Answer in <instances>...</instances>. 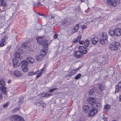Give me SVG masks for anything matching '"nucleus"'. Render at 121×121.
<instances>
[{"label":"nucleus","mask_w":121,"mask_h":121,"mask_svg":"<svg viewBox=\"0 0 121 121\" xmlns=\"http://www.w3.org/2000/svg\"><path fill=\"white\" fill-rule=\"evenodd\" d=\"M21 52L20 50H18V51H17L14 52L13 56H14L13 59V63L14 67H17L18 66V63L16 61V59L18 58H21V56H20Z\"/></svg>","instance_id":"obj_1"},{"label":"nucleus","mask_w":121,"mask_h":121,"mask_svg":"<svg viewBox=\"0 0 121 121\" xmlns=\"http://www.w3.org/2000/svg\"><path fill=\"white\" fill-rule=\"evenodd\" d=\"M37 43L40 45L45 46L48 45V40L44 38L37 37L36 38Z\"/></svg>","instance_id":"obj_2"},{"label":"nucleus","mask_w":121,"mask_h":121,"mask_svg":"<svg viewBox=\"0 0 121 121\" xmlns=\"http://www.w3.org/2000/svg\"><path fill=\"white\" fill-rule=\"evenodd\" d=\"M120 45V43L117 42H112L111 44H110L109 48L111 50H117L119 47Z\"/></svg>","instance_id":"obj_3"},{"label":"nucleus","mask_w":121,"mask_h":121,"mask_svg":"<svg viewBox=\"0 0 121 121\" xmlns=\"http://www.w3.org/2000/svg\"><path fill=\"white\" fill-rule=\"evenodd\" d=\"M21 64L22 65L21 66L22 71L24 72H26L28 70L27 65L28 64L26 60L22 61L21 62Z\"/></svg>","instance_id":"obj_4"},{"label":"nucleus","mask_w":121,"mask_h":121,"mask_svg":"<svg viewBox=\"0 0 121 121\" xmlns=\"http://www.w3.org/2000/svg\"><path fill=\"white\" fill-rule=\"evenodd\" d=\"M78 50L83 54H86L88 49L86 47L85 48L82 46H81L79 47Z\"/></svg>","instance_id":"obj_5"},{"label":"nucleus","mask_w":121,"mask_h":121,"mask_svg":"<svg viewBox=\"0 0 121 121\" xmlns=\"http://www.w3.org/2000/svg\"><path fill=\"white\" fill-rule=\"evenodd\" d=\"M115 36H119L121 35V29L120 28L116 27L114 29Z\"/></svg>","instance_id":"obj_6"},{"label":"nucleus","mask_w":121,"mask_h":121,"mask_svg":"<svg viewBox=\"0 0 121 121\" xmlns=\"http://www.w3.org/2000/svg\"><path fill=\"white\" fill-rule=\"evenodd\" d=\"M98 110L97 109L92 108L88 113L89 116H93L95 114H96Z\"/></svg>","instance_id":"obj_7"},{"label":"nucleus","mask_w":121,"mask_h":121,"mask_svg":"<svg viewBox=\"0 0 121 121\" xmlns=\"http://www.w3.org/2000/svg\"><path fill=\"white\" fill-rule=\"evenodd\" d=\"M107 2L108 4L112 6H116L117 3L115 0H108Z\"/></svg>","instance_id":"obj_8"},{"label":"nucleus","mask_w":121,"mask_h":121,"mask_svg":"<svg viewBox=\"0 0 121 121\" xmlns=\"http://www.w3.org/2000/svg\"><path fill=\"white\" fill-rule=\"evenodd\" d=\"M121 81L119 83L118 85L116 86V90L115 91V93H117L119 91H121Z\"/></svg>","instance_id":"obj_9"},{"label":"nucleus","mask_w":121,"mask_h":121,"mask_svg":"<svg viewBox=\"0 0 121 121\" xmlns=\"http://www.w3.org/2000/svg\"><path fill=\"white\" fill-rule=\"evenodd\" d=\"M95 98L94 97H91L88 98L87 101L91 105L95 103Z\"/></svg>","instance_id":"obj_10"},{"label":"nucleus","mask_w":121,"mask_h":121,"mask_svg":"<svg viewBox=\"0 0 121 121\" xmlns=\"http://www.w3.org/2000/svg\"><path fill=\"white\" fill-rule=\"evenodd\" d=\"M13 75L16 77H19L22 76L21 73L17 70H15L13 72Z\"/></svg>","instance_id":"obj_11"},{"label":"nucleus","mask_w":121,"mask_h":121,"mask_svg":"<svg viewBox=\"0 0 121 121\" xmlns=\"http://www.w3.org/2000/svg\"><path fill=\"white\" fill-rule=\"evenodd\" d=\"M27 60H26L28 64V63H29V64H32L34 63V60L33 58L30 57H28L26 58Z\"/></svg>","instance_id":"obj_12"},{"label":"nucleus","mask_w":121,"mask_h":121,"mask_svg":"<svg viewBox=\"0 0 121 121\" xmlns=\"http://www.w3.org/2000/svg\"><path fill=\"white\" fill-rule=\"evenodd\" d=\"M99 40V39L97 37H94L92 39L91 42L93 45H95L97 43Z\"/></svg>","instance_id":"obj_13"},{"label":"nucleus","mask_w":121,"mask_h":121,"mask_svg":"<svg viewBox=\"0 0 121 121\" xmlns=\"http://www.w3.org/2000/svg\"><path fill=\"white\" fill-rule=\"evenodd\" d=\"M6 37H4L2 39L1 41L0 42V46L2 47L6 44V42L4 39H6Z\"/></svg>","instance_id":"obj_14"},{"label":"nucleus","mask_w":121,"mask_h":121,"mask_svg":"<svg viewBox=\"0 0 121 121\" xmlns=\"http://www.w3.org/2000/svg\"><path fill=\"white\" fill-rule=\"evenodd\" d=\"M95 92L97 93H99L96 89V88H93L90 91L89 93L90 95H92Z\"/></svg>","instance_id":"obj_15"},{"label":"nucleus","mask_w":121,"mask_h":121,"mask_svg":"<svg viewBox=\"0 0 121 121\" xmlns=\"http://www.w3.org/2000/svg\"><path fill=\"white\" fill-rule=\"evenodd\" d=\"M91 105L92 107V108L98 109L99 107H100V104H96L95 101V103H93L92 104V105Z\"/></svg>","instance_id":"obj_16"},{"label":"nucleus","mask_w":121,"mask_h":121,"mask_svg":"<svg viewBox=\"0 0 121 121\" xmlns=\"http://www.w3.org/2000/svg\"><path fill=\"white\" fill-rule=\"evenodd\" d=\"M82 53L79 51L76 52L75 54V56L78 58L82 57Z\"/></svg>","instance_id":"obj_17"},{"label":"nucleus","mask_w":121,"mask_h":121,"mask_svg":"<svg viewBox=\"0 0 121 121\" xmlns=\"http://www.w3.org/2000/svg\"><path fill=\"white\" fill-rule=\"evenodd\" d=\"M89 41L88 40H85L84 42L82 43H81L80 41L79 42V43L80 44H84V46H85L86 47V48H87L89 46Z\"/></svg>","instance_id":"obj_18"},{"label":"nucleus","mask_w":121,"mask_h":121,"mask_svg":"<svg viewBox=\"0 0 121 121\" xmlns=\"http://www.w3.org/2000/svg\"><path fill=\"white\" fill-rule=\"evenodd\" d=\"M108 38V35L106 33H103L100 39L107 40Z\"/></svg>","instance_id":"obj_19"},{"label":"nucleus","mask_w":121,"mask_h":121,"mask_svg":"<svg viewBox=\"0 0 121 121\" xmlns=\"http://www.w3.org/2000/svg\"><path fill=\"white\" fill-rule=\"evenodd\" d=\"M114 30L112 29H110L109 31V35L113 36H115V32Z\"/></svg>","instance_id":"obj_20"},{"label":"nucleus","mask_w":121,"mask_h":121,"mask_svg":"<svg viewBox=\"0 0 121 121\" xmlns=\"http://www.w3.org/2000/svg\"><path fill=\"white\" fill-rule=\"evenodd\" d=\"M83 110L86 112H87L89 110V107L88 105H85L83 107Z\"/></svg>","instance_id":"obj_21"},{"label":"nucleus","mask_w":121,"mask_h":121,"mask_svg":"<svg viewBox=\"0 0 121 121\" xmlns=\"http://www.w3.org/2000/svg\"><path fill=\"white\" fill-rule=\"evenodd\" d=\"M79 27V25L78 24H76L74 28L72 30L73 32V33L77 32L78 29Z\"/></svg>","instance_id":"obj_22"},{"label":"nucleus","mask_w":121,"mask_h":121,"mask_svg":"<svg viewBox=\"0 0 121 121\" xmlns=\"http://www.w3.org/2000/svg\"><path fill=\"white\" fill-rule=\"evenodd\" d=\"M0 88L4 94H5L6 92V87L3 86L2 85V86H1Z\"/></svg>","instance_id":"obj_23"},{"label":"nucleus","mask_w":121,"mask_h":121,"mask_svg":"<svg viewBox=\"0 0 121 121\" xmlns=\"http://www.w3.org/2000/svg\"><path fill=\"white\" fill-rule=\"evenodd\" d=\"M0 5L4 7H5L6 6V2L5 0H0Z\"/></svg>","instance_id":"obj_24"},{"label":"nucleus","mask_w":121,"mask_h":121,"mask_svg":"<svg viewBox=\"0 0 121 121\" xmlns=\"http://www.w3.org/2000/svg\"><path fill=\"white\" fill-rule=\"evenodd\" d=\"M42 102L39 99H37L35 101L34 103V104L35 105L39 106L40 104H42Z\"/></svg>","instance_id":"obj_25"},{"label":"nucleus","mask_w":121,"mask_h":121,"mask_svg":"<svg viewBox=\"0 0 121 121\" xmlns=\"http://www.w3.org/2000/svg\"><path fill=\"white\" fill-rule=\"evenodd\" d=\"M99 90L101 91L104 90L105 88L104 85L103 84H101L99 85Z\"/></svg>","instance_id":"obj_26"},{"label":"nucleus","mask_w":121,"mask_h":121,"mask_svg":"<svg viewBox=\"0 0 121 121\" xmlns=\"http://www.w3.org/2000/svg\"><path fill=\"white\" fill-rule=\"evenodd\" d=\"M44 70V68H43L42 69L41 71L39 73L37 74L36 75V78H39L42 74L43 73V71Z\"/></svg>","instance_id":"obj_27"},{"label":"nucleus","mask_w":121,"mask_h":121,"mask_svg":"<svg viewBox=\"0 0 121 121\" xmlns=\"http://www.w3.org/2000/svg\"><path fill=\"white\" fill-rule=\"evenodd\" d=\"M18 116L14 115L12 117L11 120L12 121H17V118H18Z\"/></svg>","instance_id":"obj_28"},{"label":"nucleus","mask_w":121,"mask_h":121,"mask_svg":"<svg viewBox=\"0 0 121 121\" xmlns=\"http://www.w3.org/2000/svg\"><path fill=\"white\" fill-rule=\"evenodd\" d=\"M43 57V56H42L41 55H40V54L38 55H37L36 57V59L39 60H41V59H42Z\"/></svg>","instance_id":"obj_29"},{"label":"nucleus","mask_w":121,"mask_h":121,"mask_svg":"<svg viewBox=\"0 0 121 121\" xmlns=\"http://www.w3.org/2000/svg\"><path fill=\"white\" fill-rule=\"evenodd\" d=\"M110 105H106L104 106V109L105 111H107L110 108Z\"/></svg>","instance_id":"obj_30"},{"label":"nucleus","mask_w":121,"mask_h":121,"mask_svg":"<svg viewBox=\"0 0 121 121\" xmlns=\"http://www.w3.org/2000/svg\"><path fill=\"white\" fill-rule=\"evenodd\" d=\"M37 73V72H34L31 71L29 72L28 73V75L29 76H31L32 75H36Z\"/></svg>","instance_id":"obj_31"},{"label":"nucleus","mask_w":121,"mask_h":121,"mask_svg":"<svg viewBox=\"0 0 121 121\" xmlns=\"http://www.w3.org/2000/svg\"><path fill=\"white\" fill-rule=\"evenodd\" d=\"M105 40H106L100 38L99 42L101 44L103 45H104L105 43Z\"/></svg>","instance_id":"obj_32"},{"label":"nucleus","mask_w":121,"mask_h":121,"mask_svg":"<svg viewBox=\"0 0 121 121\" xmlns=\"http://www.w3.org/2000/svg\"><path fill=\"white\" fill-rule=\"evenodd\" d=\"M23 97H20L18 102V104L19 105H21L22 103L23 102Z\"/></svg>","instance_id":"obj_33"},{"label":"nucleus","mask_w":121,"mask_h":121,"mask_svg":"<svg viewBox=\"0 0 121 121\" xmlns=\"http://www.w3.org/2000/svg\"><path fill=\"white\" fill-rule=\"evenodd\" d=\"M104 60L105 61H108L109 60L108 56L107 55H104Z\"/></svg>","instance_id":"obj_34"},{"label":"nucleus","mask_w":121,"mask_h":121,"mask_svg":"<svg viewBox=\"0 0 121 121\" xmlns=\"http://www.w3.org/2000/svg\"><path fill=\"white\" fill-rule=\"evenodd\" d=\"M40 55H41L43 56V57L46 54V52L43 50H42L40 51Z\"/></svg>","instance_id":"obj_35"},{"label":"nucleus","mask_w":121,"mask_h":121,"mask_svg":"<svg viewBox=\"0 0 121 121\" xmlns=\"http://www.w3.org/2000/svg\"><path fill=\"white\" fill-rule=\"evenodd\" d=\"M0 85L4 86L5 85V82L2 79H0Z\"/></svg>","instance_id":"obj_36"},{"label":"nucleus","mask_w":121,"mask_h":121,"mask_svg":"<svg viewBox=\"0 0 121 121\" xmlns=\"http://www.w3.org/2000/svg\"><path fill=\"white\" fill-rule=\"evenodd\" d=\"M51 95V94H49V93H47L44 94V95H43V97H48L50 96Z\"/></svg>","instance_id":"obj_37"},{"label":"nucleus","mask_w":121,"mask_h":121,"mask_svg":"<svg viewBox=\"0 0 121 121\" xmlns=\"http://www.w3.org/2000/svg\"><path fill=\"white\" fill-rule=\"evenodd\" d=\"M97 18H96L94 20V23L95 24V25L96 26H97L99 24V22L97 20Z\"/></svg>","instance_id":"obj_38"},{"label":"nucleus","mask_w":121,"mask_h":121,"mask_svg":"<svg viewBox=\"0 0 121 121\" xmlns=\"http://www.w3.org/2000/svg\"><path fill=\"white\" fill-rule=\"evenodd\" d=\"M23 119L20 116H18L17 119V121H23Z\"/></svg>","instance_id":"obj_39"},{"label":"nucleus","mask_w":121,"mask_h":121,"mask_svg":"<svg viewBox=\"0 0 121 121\" xmlns=\"http://www.w3.org/2000/svg\"><path fill=\"white\" fill-rule=\"evenodd\" d=\"M27 46H28L27 44L26 43H24L22 45V47L24 48H26Z\"/></svg>","instance_id":"obj_40"},{"label":"nucleus","mask_w":121,"mask_h":121,"mask_svg":"<svg viewBox=\"0 0 121 121\" xmlns=\"http://www.w3.org/2000/svg\"><path fill=\"white\" fill-rule=\"evenodd\" d=\"M81 74H79L78 75H77L75 77V78L76 79H78L81 76Z\"/></svg>","instance_id":"obj_41"},{"label":"nucleus","mask_w":121,"mask_h":121,"mask_svg":"<svg viewBox=\"0 0 121 121\" xmlns=\"http://www.w3.org/2000/svg\"><path fill=\"white\" fill-rule=\"evenodd\" d=\"M58 88H55L53 89H52L50 90L49 91L50 92H52L54 91L55 90H57Z\"/></svg>","instance_id":"obj_42"},{"label":"nucleus","mask_w":121,"mask_h":121,"mask_svg":"<svg viewBox=\"0 0 121 121\" xmlns=\"http://www.w3.org/2000/svg\"><path fill=\"white\" fill-rule=\"evenodd\" d=\"M81 29H85L87 28L86 26H85L84 25H82L81 26Z\"/></svg>","instance_id":"obj_43"},{"label":"nucleus","mask_w":121,"mask_h":121,"mask_svg":"<svg viewBox=\"0 0 121 121\" xmlns=\"http://www.w3.org/2000/svg\"><path fill=\"white\" fill-rule=\"evenodd\" d=\"M78 41V40L76 39H74L73 40V42L74 43H77Z\"/></svg>","instance_id":"obj_44"},{"label":"nucleus","mask_w":121,"mask_h":121,"mask_svg":"<svg viewBox=\"0 0 121 121\" xmlns=\"http://www.w3.org/2000/svg\"><path fill=\"white\" fill-rule=\"evenodd\" d=\"M82 38V36L81 35H79L76 38L78 41H80Z\"/></svg>","instance_id":"obj_45"},{"label":"nucleus","mask_w":121,"mask_h":121,"mask_svg":"<svg viewBox=\"0 0 121 121\" xmlns=\"http://www.w3.org/2000/svg\"><path fill=\"white\" fill-rule=\"evenodd\" d=\"M43 93H42L40 94L39 95V96L40 97L39 98L40 99H41L43 97H43Z\"/></svg>","instance_id":"obj_46"},{"label":"nucleus","mask_w":121,"mask_h":121,"mask_svg":"<svg viewBox=\"0 0 121 121\" xmlns=\"http://www.w3.org/2000/svg\"><path fill=\"white\" fill-rule=\"evenodd\" d=\"M67 21L66 20H64L62 22V25L65 24L67 22Z\"/></svg>","instance_id":"obj_47"},{"label":"nucleus","mask_w":121,"mask_h":121,"mask_svg":"<svg viewBox=\"0 0 121 121\" xmlns=\"http://www.w3.org/2000/svg\"><path fill=\"white\" fill-rule=\"evenodd\" d=\"M73 74V73L71 72V70L70 72H69L68 73V75L69 76H70L71 75L73 74Z\"/></svg>","instance_id":"obj_48"},{"label":"nucleus","mask_w":121,"mask_h":121,"mask_svg":"<svg viewBox=\"0 0 121 121\" xmlns=\"http://www.w3.org/2000/svg\"><path fill=\"white\" fill-rule=\"evenodd\" d=\"M38 2L36 3V4H37V6H41V3L40 2V1H39V0H38Z\"/></svg>","instance_id":"obj_49"},{"label":"nucleus","mask_w":121,"mask_h":121,"mask_svg":"<svg viewBox=\"0 0 121 121\" xmlns=\"http://www.w3.org/2000/svg\"><path fill=\"white\" fill-rule=\"evenodd\" d=\"M11 48V47L10 46H8L6 48V51L8 52L9 50Z\"/></svg>","instance_id":"obj_50"},{"label":"nucleus","mask_w":121,"mask_h":121,"mask_svg":"<svg viewBox=\"0 0 121 121\" xmlns=\"http://www.w3.org/2000/svg\"><path fill=\"white\" fill-rule=\"evenodd\" d=\"M58 36V35L56 34H55L54 35V36L53 38L54 39H56L57 38Z\"/></svg>","instance_id":"obj_51"},{"label":"nucleus","mask_w":121,"mask_h":121,"mask_svg":"<svg viewBox=\"0 0 121 121\" xmlns=\"http://www.w3.org/2000/svg\"><path fill=\"white\" fill-rule=\"evenodd\" d=\"M115 0L116 1L118 4H119L120 3L121 0Z\"/></svg>","instance_id":"obj_52"},{"label":"nucleus","mask_w":121,"mask_h":121,"mask_svg":"<svg viewBox=\"0 0 121 121\" xmlns=\"http://www.w3.org/2000/svg\"><path fill=\"white\" fill-rule=\"evenodd\" d=\"M8 105V103H6V104H4V105H3V107H7Z\"/></svg>","instance_id":"obj_53"},{"label":"nucleus","mask_w":121,"mask_h":121,"mask_svg":"<svg viewBox=\"0 0 121 121\" xmlns=\"http://www.w3.org/2000/svg\"><path fill=\"white\" fill-rule=\"evenodd\" d=\"M71 72L73 73V74H74L76 72V70L75 69H73L71 70Z\"/></svg>","instance_id":"obj_54"},{"label":"nucleus","mask_w":121,"mask_h":121,"mask_svg":"<svg viewBox=\"0 0 121 121\" xmlns=\"http://www.w3.org/2000/svg\"><path fill=\"white\" fill-rule=\"evenodd\" d=\"M3 98V97L2 95V94L0 93V100L2 99Z\"/></svg>","instance_id":"obj_55"},{"label":"nucleus","mask_w":121,"mask_h":121,"mask_svg":"<svg viewBox=\"0 0 121 121\" xmlns=\"http://www.w3.org/2000/svg\"><path fill=\"white\" fill-rule=\"evenodd\" d=\"M103 120L105 121H107V119L106 117H104L103 118Z\"/></svg>","instance_id":"obj_56"},{"label":"nucleus","mask_w":121,"mask_h":121,"mask_svg":"<svg viewBox=\"0 0 121 121\" xmlns=\"http://www.w3.org/2000/svg\"><path fill=\"white\" fill-rule=\"evenodd\" d=\"M11 82V80H8V83H10V82Z\"/></svg>","instance_id":"obj_57"},{"label":"nucleus","mask_w":121,"mask_h":121,"mask_svg":"<svg viewBox=\"0 0 121 121\" xmlns=\"http://www.w3.org/2000/svg\"><path fill=\"white\" fill-rule=\"evenodd\" d=\"M119 98H120V100L121 101V95L120 96Z\"/></svg>","instance_id":"obj_58"},{"label":"nucleus","mask_w":121,"mask_h":121,"mask_svg":"<svg viewBox=\"0 0 121 121\" xmlns=\"http://www.w3.org/2000/svg\"><path fill=\"white\" fill-rule=\"evenodd\" d=\"M84 1V0H81V2H83Z\"/></svg>","instance_id":"obj_59"},{"label":"nucleus","mask_w":121,"mask_h":121,"mask_svg":"<svg viewBox=\"0 0 121 121\" xmlns=\"http://www.w3.org/2000/svg\"><path fill=\"white\" fill-rule=\"evenodd\" d=\"M94 20H92L91 21V22H94Z\"/></svg>","instance_id":"obj_60"},{"label":"nucleus","mask_w":121,"mask_h":121,"mask_svg":"<svg viewBox=\"0 0 121 121\" xmlns=\"http://www.w3.org/2000/svg\"><path fill=\"white\" fill-rule=\"evenodd\" d=\"M35 4L34 3V5H33V6H35Z\"/></svg>","instance_id":"obj_61"},{"label":"nucleus","mask_w":121,"mask_h":121,"mask_svg":"<svg viewBox=\"0 0 121 121\" xmlns=\"http://www.w3.org/2000/svg\"><path fill=\"white\" fill-rule=\"evenodd\" d=\"M39 0V1H40V0Z\"/></svg>","instance_id":"obj_62"}]
</instances>
